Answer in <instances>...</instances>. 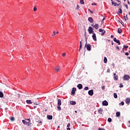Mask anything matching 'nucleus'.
Wrapping results in <instances>:
<instances>
[{"label": "nucleus", "mask_w": 130, "mask_h": 130, "mask_svg": "<svg viewBox=\"0 0 130 130\" xmlns=\"http://www.w3.org/2000/svg\"><path fill=\"white\" fill-rule=\"evenodd\" d=\"M25 120L29 121V123L30 122V119H26Z\"/></svg>", "instance_id": "obj_44"}, {"label": "nucleus", "mask_w": 130, "mask_h": 130, "mask_svg": "<svg viewBox=\"0 0 130 130\" xmlns=\"http://www.w3.org/2000/svg\"><path fill=\"white\" fill-rule=\"evenodd\" d=\"M85 47H86L87 50L88 51H91V45H90V44H87V43H86L85 44Z\"/></svg>", "instance_id": "obj_1"}, {"label": "nucleus", "mask_w": 130, "mask_h": 130, "mask_svg": "<svg viewBox=\"0 0 130 130\" xmlns=\"http://www.w3.org/2000/svg\"><path fill=\"white\" fill-rule=\"evenodd\" d=\"M93 28H95V29H96V30H97V29H99V24H95L93 26Z\"/></svg>", "instance_id": "obj_14"}, {"label": "nucleus", "mask_w": 130, "mask_h": 130, "mask_svg": "<svg viewBox=\"0 0 130 130\" xmlns=\"http://www.w3.org/2000/svg\"><path fill=\"white\" fill-rule=\"evenodd\" d=\"M77 103L75 101H70V104L71 105H76Z\"/></svg>", "instance_id": "obj_18"}, {"label": "nucleus", "mask_w": 130, "mask_h": 130, "mask_svg": "<svg viewBox=\"0 0 130 130\" xmlns=\"http://www.w3.org/2000/svg\"><path fill=\"white\" fill-rule=\"evenodd\" d=\"M99 130H105V129H104L103 128H99Z\"/></svg>", "instance_id": "obj_43"}, {"label": "nucleus", "mask_w": 130, "mask_h": 130, "mask_svg": "<svg viewBox=\"0 0 130 130\" xmlns=\"http://www.w3.org/2000/svg\"><path fill=\"white\" fill-rule=\"evenodd\" d=\"M22 122L23 124H25V125H27V124H29V121H27L26 120H22Z\"/></svg>", "instance_id": "obj_9"}, {"label": "nucleus", "mask_w": 130, "mask_h": 130, "mask_svg": "<svg viewBox=\"0 0 130 130\" xmlns=\"http://www.w3.org/2000/svg\"><path fill=\"white\" fill-rule=\"evenodd\" d=\"M99 113H100V114H102V112H103V110L102 109H99L98 110Z\"/></svg>", "instance_id": "obj_22"}, {"label": "nucleus", "mask_w": 130, "mask_h": 130, "mask_svg": "<svg viewBox=\"0 0 130 130\" xmlns=\"http://www.w3.org/2000/svg\"><path fill=\"white\" fill-rule=\"evenodd\" d=\"M80 45H82V42H80Z\"/></svg>", "instance_id": "obj_62"}, {"label": "nucleus", "mask_w": 130, "mask_h": 130, "mask_svg": "<svg viewBox=\"0 0 130 130\" xmlns=\"http://www.w3.org/2000/svg\"><path fill=\"white\" fill-rule=\"evenodd\" d=\"M67 129H68V130H71V128H70V127H68L67 128Z\"/></svg>", "instance_id": "obj_53"}, {"label": "nucleus", "mask_w": 130, "mask_h": 130, "mask_svg": "<svg viewBox=\"0 0 130 130\" xmlns=\"http://www.w3.org/2000/svg\"><path fill=\"white\" fill-rule=\"evenodd\" d=\"M117 2L118 3L119 5H120L121 4V2L119 0H117Z\"/></svg>", "instance_id": "obj_40"}, {"label": "nucleus", "mask_w": 130, "mask_h": 130, "mask_svg": "<svg viewBox=\"0 0 130 130\" xmlns=\"http://www.w3.org/2000/svg\"><path fill=\"white\" fill-rule=\"evenodd\" d=\"M42 123V122H41V121H39V123Z\"/></svg>", "instance_id": "obj_57"}, {"label": "nucleus", "mask_w": 130, "mask_h": 130, "mask_svg": "<svg viewBox=\"0 0 130 130\" xmlns=\"http://www.w3.org/2000/svg\"><path fill=\"white\" fill-rule=\"evenodd\" d=\"M57 109L58 110H61V107L60 106H57Z\"/></svg>", "instance_id": "obj_32"}, {"label": "nucleus", "mask_w": 130, "mask_h": 130, "mask_svg": "<svg viewBox=\"0 0 130 130\" xmlns=\"http://www.w3.org/2000/svg\"><path fill=\"white\" fill-rule=\"evenodd\" d=\"M91 5H92V6H93V5L96 6L97 5V4H95H95H92Z\"/></svg>", "instance_id": "obj_51"}, {"label": "nucleus", "mask_w": 130, "mask_h": 130, "mask_svg": "<svg viewBox=\"0 0 130 130\" xmlns=\"http://www.w3.org/2000/svg\"><path fill=\"white\" fill-rule=\"evenodd\" d=\"M88 21L90 22V23H93L94 22V20L92 17L88 18Z\"/></svg>", "instance_id": "obj_15"}, {"label": "nucleus", "mask_w": 130, "mask_h": 130, "mask_svg": "<svg viewBox=\"0 0 130 130\" xmlns=\"http://www.w3.org/2000/svg\"><path fill=\"white\" fill-rule=\"evenodd\" d=\"M114 80L117 81L118 80V76L116 75V74H114Z\"/></svg>", "instance_id": "obj_10"}, {"label": "nucleus", "mask_w": 130, "mask_h": 130, "mask_svg": "<svg viewBox=\"0 0 130 130\" xmlns=\"http://www.w3.org/2000/svg\"><path fill=\"white\" fill-rule=\"evenodd\" d=\"M127 58H129V59H130V57H127Z\"/></svg>", "instance_id": "obj_64"}, {"label": "nucleus", "mask_w": 130, "mask_h": 130, "mask_svg": "<svg viewBox=\"0 0 130 130\" xmlns=\"http://www.w3.org/2000/svg\"><path fill=\"white\" fill-rule=\"evenodd\" d=\"M103 105H104V106H107L108 105V102L106 101H103Z\"/></svg>", "instance_id": "obj_11"}, {"label": "nucleus", "mask_w": 130, "mask_h": 130, "mask_svg": "<svg viewBox=\"0 0 130 130\" xmlns=\"http://www.w3.org/2000/svg\"><path fill=\"white\" fill-rule=\"evenodd\" d=\"M80 4H81V5H84V4H85L84 0H80Z\"/></svg>", "instance_id": "obj_28"}, {"label": "nucleus", "mask_w": 130, "mask_h": 130, "mask_svg": "<svg viewBox=\"0 0 130 130\" xmlns=\"http://www.w3.org/2000/svg\"><path fill=\"white\" fill-rule=\"evenodd\" d=\"M107 73H110V69L107 70Z\"/></svg>", "instance_id": "obj_48"}, {"label": "nucleus", "mask_w": 130, "mask_h": 130, "mask_svg": "<svg viewBox=\"0 0 130 130\" xmlns=\"http://www.w3.org/2000/svg\"><path fill=\"white\" fill-rule=\"evenodd\" d=\"M53 35H52V36H54V35H55V31H53Z\"/></svg>", "instance_id": "obj_52"}, {"label": "nucleus", "mask_w": 130, "mask_h": 130, "mask_svg": "<svg viewBox=\"0 0 130 130\" xmlns=\"http://www.w3.org/2000/svg\"><path fill=\"white\" fill-rule=\"evenodd\" d=\"M114 41L116 43H118V45H120V41H119L118 40H117L116 38H114Z\"/></svg>", "instance_id": "obj_7"}, {"label": "nucleus", "mask_w": 130, "mask_h": 130, "mask_svg": "<svg viewBox=\"0 0 130 130\" xmlns=\"http://www.w3.org/2000/svg\"><path fill=\"white\" fill-rule=\"evenodd\" d=\"M11 121H14V120H15V118H14V117H12L11 118Z\"/></svg>", "instance_id": "obj_30"}, {"label": "nucleus", "mask_w": 130, "mask_h": 130, "mask_svg": "<svg viewBox=\"0 0 130 130\" xmlns=\"http://www.w3.org/2000/svg\"><path fill=\"white\" fill-rule=\"evenodd\" d=\"M129 76L127 75H125L123 77V81H128L129 80Z\"/></svg>", "instance_id": "obj_2"}, {"label": "nucleus", "mask_w": 130, "mask_h": 130, "mask_svg": "<svg viewBox=\"0 0 130 130\" xmlns=\"http://www.w3.org/2000/svg\"><path fill=\"white\" fill-rule=\"evenodd\" d=\"M47 118L48 119H49V120H51V119H52V115H47Z\"/></svg>", "instance_id": "obj_19"}, {"label": "nucleus", "mask_w": 130, "mask_h": 130, "mask_svg": "<svg viewBox=\"0 0 130 130\" xmlns=\"http://www.w3.org/2000/svg\"><path fill=\"white\" fill-rule=\"evenodd\" d=\"M120 9H121V6L119 7V10Z\"/></svg>", "instance_id": "obj_60"}, {"label": "nucleus", "mask_w": 130, "mask_h": 130, "mask_svg": "<svg viewBox=\"0 0 130 130\" xmlns=\"http://www.w3.org/2000/svg\"><path fill=\"white\" fill-rule=\"evenodd\" d=\"M116 48H117V49H119V47H117Z\"/></svg>", "instance_id": "obj_63"}, {"label": "nucleus", "mask_w": 130, "mask_h": 130, "mask_svg": "<svg viewBox=\"0 0 130 130\" xmlns=\"http://www.w3.org/2000/svg\"><path fill=\"white\" fill-rule=\"evenodd\" d=\"M57 105L60 106L61 105V100L60 99H57Z\"/></svg>", "instance_id": "obj_12"}, {"label": "nucleus", "mask_w": 130, "mask_h": 130, "mask_svg": "<svg viewBox=\"0 0 130 130\" xmlns=\"http://www.w3.org/2000/svg\"><path fill=\"white\" fill-rule=\"evenodd\" d=\"M129 102H130L129 98H126L125 100V103H126V104H129Z\"/></svg>", "instance_id": "obj_17"}, {"label": "nucleus", "mask_w": 130, "mask_h": 130, "mask_svg": "<svg viewBox=\"0 0 130 130\" xmlns=\"http://www.w3.org/2000/svg\"><path fill=\"white\" fill-rule=\"evenodd\" d=\"M116 117H119L120 116V112H117L116 113Z\"/></svg>", "instance_id": "obj_21"}, {"label": "nucleus", "mask_w": 130, "mask_h": 130, "mask_svg": "<svg viewBox=\"0 0 130 130\" xmlns=\"http://www.w3.org/2000/svg\"><path fill=\"white\" fill-rule=\"evenodd\" d=\"M112 5H115V3H114L113 1L111 0Z\"/></svg>", "instance_id": "obj_47"}, {"label": "nucleus", "mask_w": 130, "mask_h": 130, "mask_svg": "<svg viewBox=\"0 0 130 130\" xmlns=\"http://www.w3.org/2000/svg\"><path fill=\"white\" fill-rule=\"evenodd\" d=\"M119 5H120V4H117L115 3V5H114V7H116V6L117 7H118V6H119Z\"/></svg>", "instance_id": "obj_38"}, {"label": "nucleus", "mask_w": 130, "mask_h": 130, "mask_svg": "<svg viewBox=\"0 0 130 130\" xmlns=\"http://www.w3.org/2000/svg\"><path fill=\"white\" fill-rule=\"evenodd\" d=\"M82 47V45H80L79 51H80L81 50Z\"/></svg>", "instance_id": "obj_36"}, {"label": "nucleus", "mask_w": 130, "mask_h": 130, "mask_svg": "<svg viewBox=\"0 0 130 130\" xmlns=\"http://www.w3.org/2000/svg\"><path fill=\"white\" fill-rule=\"evenodd\" d=\"M113 37H114L113 35L111 36V38H113Z\"/></svg>", "instance_id": "obj_56"}, {"label": "nucleus", "mask_w": 130, "mask_h": 130, "mask_svg": "<svg viewBox=\"0 0 130 130\" xmlns=\"http://www.w3.org/2000/svg\"><path fill=\"white\" fill-rule=\"evenodd\" d=\"M92 38H93V40H94V41H96L97 40V39L96 38V34H93Z\"/></svg>", "instance_id": "obj_16"}, {"label": "nucleus", "mask_w": 130, "mask_h": 130, "mask_svg": "<svg viewBox=\"0 0 130 130\" xmlns=\"http://www.w3.org/2000/svg\"><path fill=\"white\" fill-rule=\"evenodd\" d=\"M88 95H90V96H93V95H94V91L93 89L88 91Z\"/></svg>", "instance_id": "obj_3"}, {"label": "nucleus", "mask_w": 130, "mask_h": 130, "mask_svg": "<svg viewBox=\"0 0 130 130\" xmlns=\"http://www.w3.org/2000/svg\"><path fill=\"white\" fill-rule=\"evenodd\" d=\"M34 104H35V105H39V104H37V103H34Z\"/></svg>", "instance_id": "obj_54"}, {"label": "nucleus", "mask_w": 130, "mask_h": 130, "mask_svg": "<svg viewBox=\"0 0 130 130\" xmlns=\"http://www.w3.org/2000/svg\"><path fill=\"white\" fill-rule=\"evenodd\" d=\"M121 32H122V29H121V28H118V33H119V34H121Z\"/></svg>", "instance_id": "obj_23"}, {"label": "nucleus", "mask_w": 130, "mask_h": 130, "mask_svg": "<svg viewBox=\"0 0 130 130\" xmlns=\"http://www.w3.org/2000/svg\"><path fill=\"white\" fill-rule=\"evenodd\" d=\"M102 90H104L105 89V86H102Z\"/></svg>", "instance_id": "obj_46"}, {"label": "nucleus", "mask_w": 130, "mask_h": 130, "mask_svg": "<svg viewBox=\"0 0 130 130\" xmlns=\"http://www.w3.org/2000/svg\"><path fill=\"white\" fill-rule=\"evenodd\" d=\"M77 87L78 88V89H79V90H81V89H83V85H82L81 84H79L77 85Z\"/></svg>", "instance_id": "obj_13"}, {"label": "nucleus", "mask_w": 130, "mask_h": 130, "mask_svg": "<svg viewBox=\"0 0 130 130\" xmlns=\"http://www.w3.org/2000/svg\"><path fill=\"white\" fill-rule=\"evenodd\" d=\"M123 48H125V49H127V48H128V46L124 45Z\"/></svg>", "instance_id": "obj_31"}, {"label": "nucleus", "mask_w": 130, "mask_h": 130, "mask_svg": "<svg viewBox=\"0 0 130 130\" xmlns=\"http://www.w3.org/2000/svg\"><path fill=\"white\" fill-rule=\"evenodd\" d=\"M76 91H77V88H76L75 87L73 88L72 91L71 92V94L72 95H75V93H76Z\"/></svg>", "instance_id": "obj_5"}, {"label": "nucleus", "mask_w": 130, "mask_h": 130, "mask_svg": "<svg viewBox=\"0 0 130 130\" xmlns=\"http://www.w3.org/2000/svg\"><path fill=\"white\" fill-rule=\"evenodd\" d=\"M112 66H113V68H114V63H112Z\"/></svg>", "instance_id": "obj_58"}, {"label": "nucleus", "mask_w": 130, "mask_h": 130, "mask_svg": "<svg viewBox=\"0 0 130 130\" xmlns=\"http://www.w3.org/2000/svg\"><path fill=\"white\" fill-rule=\"evenodd\" d=\"M104 61L105 63H107V58L106 57H104Z\"/></svg>", "instance_id": "obj_24"}, {"label": "nucleus", "mask_w": 130, "mask_h": 130, "mask_svg": "<svg viewBox=\"0 0 130 130\" xmlns=\"http://www.w3.org/2000/svg\"><path fill=\"white\" fill-rule=\"evenodd\" d=\"M62 56H64L65 55H66V53H63L62 54Z\"/></svg>", "instance_id": "obj_49"}, {"label": "nucleus", "mask_w": 130, "mask_h": 130, "mask_svg": "<svg viewBox=\"0 0 130 130\" xmlns=\"http://www.w3.org/2000/svg\"><path fill=\"white\" fill-rule=\"evenodd\" d=\"M108 121L109 122H111V121H112V119L111 118H109L108 119Z\"/></svg>", "instance_id": "obj_27"}, {"label": "nucleus", "mask_w": 130, "mask_h": 130, "mask_svg": "<svg viewBox=\"0 0 130 130\" xmlns=\"http://www.w3.org/2000/svg\"><path fill=\"white\" fill-rule=\"evenodd\" d=\"M32 100L33 101H34V100H36V98H34Z\"/></svg>", "instance_id": "obj_61"}, {"label": "nucleus", "mask_w": 130, "mask_h": 130, "mask_svg": "<svg viewBox=\"0 0 130 130\" xmlns=\"http://www.w3.org/2000/svg\"><path fill=\"white\" fill-rule=\"evenodd\" d=\"M36 106H34V109H35L36 108Z\"/></svg>", "instance_id": "obj_59"}, {"label": "nucleus", "mask_w": 130, "mask_h": 130, "mask_svg": "<svg viewBox=\"0 0 130 130\" xmlns=\"http://www.w3.org/2000/svg\"><path fill=\"white\" fill-rule=\"evenodd\" d=\"M26 103H27V104H32V102H31L30 100H27L26 101Z\"/></svg>", "instance_id": "obj_20"}, {"label": "nucleus", "mask_w": 130, "mask_h": 130, "mask_svg": "<svg viewBox=\"0 0 130 130\" xmlns=\"http://www.w3.org/2000/svg\"><path fill=\"white\" fill-rule=\"evenodd\" d=\"M88 32L89 34H92V33H93V28L92 27L90 26L88 28Z\"/></svg>", "instance_id": "obj_4"}, {"label": "nucleus", "mask_w": 130, "mask_h": 130, "mask_svg": "<svg viewBox=\"0 0 130 130\" xmlns=\"http://www.w3.org/2000/svg\"><path fill=\"white\" fill-rule=\"evenodd\" d=\"M127 4H128V5H130L129 1H127Z\"/></svg>", "instance_id": "obj_55"}, {"label": "nucleus", "mask_w": 130, "mask_h": 130, "mask_svg": "<svg viewBox=\"0 0 130 130\" xmlns=\"http://www.w3.org/2000/svg\"><path fill=\"white\" fill-rule=\"evenodd\" d=\"M34 12H36L37 11V8H36V7H35L34 8Z\"/></svg>", "instance_id": "obj_33"}, {"label": "nucleus", "mask_w": 130, "mask_h": 130, "mask_svg": "<svg viewBox=\"0 0 130 130\" xmlns=\"http://www.w3.org/2000/svg\"><path fill=\"white\" fill-rule=\"evenodd\" d=\"M84 90H85V91H87V90H89V87H85L84 88Z\"/></svg>", "instance_id": "obj_37"}, {"label": "nucleus", "mask_w": 130, "mask_h": 130, "mask_svg": "<svg viewBox=\"0 0 130 130\" xmlns=\"http://www.w3.org/2000/svg\"><path fill=\"white\" fill-rule=\"evenodd\" d=\"M124 6L125 7V8L127 9V10H128V7L127 6V5L125 4L124 5Z\"/></svg>", "instance_id": "obj_41"}, {"label": "nucleus", "mask_w": 130, "mask_h": 130, "mask_svg": "<svg viewBox=\"0 0 130 130\" xmlns=\"http://www.w3.org/2000/svg\"><path fill=\"white\" fill-rule=\"evenodd\" d=\"M0 97L1 98H3V97H4V93L3 92L0 91Z\"/></svg>", "instance_id": "obj_25"}, {"label": "nucleus", "mask_w": 130, "mask_h": 130, "mask_svg": "<svg viewBox=\"0 0 130 130\" xmlns=\"http://www.w3.org/2000/svg\"><path fill=\"white\" fill-rule=\"evenodd\" d=\"M118 13L120 14H122V10H121V9H119Z\"/></svg>", "instance_id": "obj_26"}, {"label": "nucleus", "mask_w": 130, "mask_h": 130, "mask_svg": "<svg viewBox=\"0 0 130 130\" xmlns=\"http://www.w3.org/2000/svg\"><path fill=\"white\" fill-rule=\"evenodd\" d=\"M114 98H117V94H116V93H114Z\"/></svg>", "instance_id": "obj_29"}, {"label": "nucleus", "mask_w": 130, "mask_h": 130, "mask_svg": "<svg viewBox=\"0 0 130 130\" xmlns=\"http://www.w3.org/2000/svg\"><path fill=\"white\" fill-rule=\"evenodd\" d=\"M124 105V102H123V101L121 102V103L119 104V105Z\"/></svg>", "instance_id": "obj_35"}, {"label": "nucleus", "mask_w": 130, "mask_h": 130, "mask_svg": "<svg viewBox=\"0 0 130 130\" xmlns=\"http://www.w3.org/2000/svg\"><path fill=\"white\" fill-rule=\"evenodd\" d=\"M55 72H58L60 71V67L57 66L55 69Z\"/></svg>", "instance_id": "obj_8"}, {"label": "nucleus", "mask_w": 130, "mask_h": 130, "mask_svg": "<svg viewBox=\"0 0 130 130\" xmlns=\"http://www.w3.org/2000/svg\"><path fill=\"white\" fill-rule=\"evenodd\" d=\"M119 23H121V24L122 25V26H123V24H124L123 23V22H122V21L120 20V21H119Z\"/></svg>", "instance_id": "obj_39"}, {"label": "nucleus", "mask_w": 130, "mask_h": 130, "mask_svg": "<svg viewBox=\"0 0 130 130\" xmlns=\"http://www.w3.org/2000/svg\"><path fill=\"white\" fill-rule=\"evenodd\" d=\"M70 126H71V124L70 123H68L67 124V127H70Z\"/></svg>", "instance_id": "obj_42"}, {"label": "nucleus", "mask_w": 130, "mask_h": 130, "mask_svg": "<svg viewBox=\"0 0 130 130\" xmlns=\"http://www.w3.org/2000/svg\"><path fill=\"white\" fill-rule=\"evenodd\" d=\"M123 87V85H122V83H120V84L119 87H120V88H122Z\"/></svg>", "instance_id": "obj_34"}, {"label": "nucleus", "mask_w": 130, "mask_h": 130, "mask_svg": "<svg viewBox=\"0 0 130 130\" xmlns=\"http://www.w3.org/2000/svg\"><path fill=\"white\" fill-rule=\"evenodd\" d=\"M128 54H129L128 53V52H126V53H125V55H128Z\"/></svg>", "instance_id": "obj_45"}, {"label": "nucleus", "mask_w": 130, "mask_h": 130, "mask_svg": "<svg viewBox=\"0 0 130 130\" xmlns=\"http://www.w3.org/2000/svg\"><path fill=\"white\" fill-rule=\"evenodd\" d=\"M99 32H102V34H101V35L102 36H103V35H104V34H105V30H104V29H99Z\"/></svg>", "instance_id": "obj_6"}, {"label": "nucleus", "mask_w": 130, "mask_h": 130, "mask_svg": "<svg viewBox=\"0 0 130 130\" xmlns=\"http://www.w3.org/2000/svg\"><path fill=\"white\" fill-rule=\"evenodd\" d=\"M77 10H79V9H80V6H79V5H77Z\"/></svg>", "instance_id": "obj_50"}]
</instances>
